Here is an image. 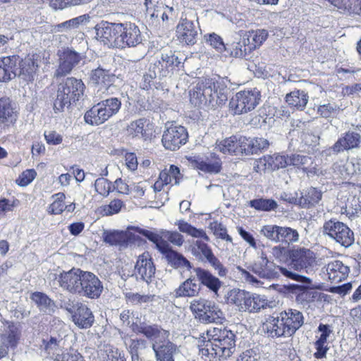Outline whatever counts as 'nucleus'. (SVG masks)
Returning a JSON list of instances; mask_svg holds the SVG:
<instances>
[{
	"instance_id": "f257e3e1",
	"label": "nucleus",
	"mask_w": 361,
	"mask_h": 361,
	"mask_svg": "<svg viewBox=\"0 0 361 361\" xmlns=\"http://www.w3.org/2000/svg\"><path fill=\"white\" fill-rule=\"evenodd\" d=\"M197 346L202 356L227 359L235 350V334L226 327H214L198 338Z\"/></svg>"
},
{
	"instance_id": "f03ea898",
	"label": "nucleus",
	"mask_w": 361,
	"mask_h": 361,
	"mask_svg": "<svg viewBox=\"0 0 361 361\" xmlns=\"http://www.w3.org/2000/svg\"><path fill=\"white\" fill-rule=\"evenodd\" d=\"M131 329L136 334H141L151 342L156 361H174V356L179 350L176 344L171 342L169 331L157 324H149L145 322H134Z\"/></svg>"
},
{
	"instance_id": "7ed1b4c3",
	"label": "nucleus",
	"mask_w": 361,
	"mask_h": 361,
	"mask_svg": "<svg viewBox=\"0 0 361 361\" xmlns=\"http://www.w3.org/2000/svg\"><path fill=\"white\" fill-rule=\"evenodd\" d=\"M229 92L223 78H204L190 91V100L198 107L216 108L225 104Z\"/></svg>"
},
{
	"instance_id": "20e7f679",
	"label": "nucleus",
	"mask_w": 361,
	"mask_h": 361,
	"mask_svg": "<svg viewBox=\"0 0 361 361\" xmlns=\"http://www.w3.org/2000/svg\"><path fill=\"white\" fill-rule=\"evenodd\" d=\"M85 85L81 79L67 78L58 85L54 101L55 112H62L72 104L78 102L84 94Z\"/></svg>"
},
{
	"instance_id": "39448f33",
	"label": "nucleus",
	"mask_w": 361,
	"mask_h": 361,
	"mask_svg": "<svg viewBox=\"0 0 361 361\" xmlns=\"http://www.w3.org/2000/svg\"><path fill=\"white\" fill-rule=\"evenodd\" d=\"M121 106V102L116 97L102 100L85 114V121L91 126L101 125L116 114Z\"/></svg>"
},
{
	"instance_id": "423d86ee",
	"label": "nucleus",
	"mask_w": 361,
	"mask_h": 361,
	"mask_svg": "<svg viewBox=\"0 0 361 361\" xmlns=\"http://www.w3.org/2000/svg\"><path fill=\"white\" fill-rule=\"evenodd\" d=\"M190 309L195 317L203 324L221 322L224 319V314L219 306L204 298L193 300Z\"/></svg>"
},
{
	"instance_id": "0eeeda50",
	"label": "nucleus",
	"mask_w": 361,
	"mask_h": 361,
	"mask_svg": "<svg viewBox=\"0 0 361 361\" xmlns=\"http://www.w3.org/2000/svg\"><path fill=\"white\" fill-rule=\"evenodd\" d=\"M322 233L345 247L351 246L355 240L354 233L350 228L336 219L324 222Z\"/></svg>"
},
{
	"instance_id": "6e6552de",
	"label": "nucleus",
	"mask_w": 361,
	"mask_h": 361,
	"mask_svg": "<svg viewBox=\"0 0 361 361\" xmlns=\"http://www.w3.org/2000/svg\"><path fill=\"white\" fill-rule=\"evenodd\" d=\"M261 101V92L257 88L237 92L229 103L235 114H246L252 111Z\"/></svg>"
},
{
	"instance_id": "1a4fd4ad",
	"label": "nucleus",
	"mask_w": 361,
	"mask_h": 361,
	"mask_svg": "<svg viewBox=\"0 0 361 361\" xmlns=\"http://www.w3.org/2000/svg\"><path fill=\"white\" fill-rule=\"evenodd\" d=\"M290 265L295 270L310 274L317 266L316 255L310 249L299 247L289 252Z\"/></svg>"
},
{
	"instance_id": "9d476101",
	"label": "nucleus",
	"mask_w": 361,
	"mask_h": 361,
	"mask_svg": "<svg viewBox=\"0 0 361 361\" xmlns=\"http://www.w3.org/2000/svg\"><path fill=\"white\" fill-rule=\"evenodd\" d=\"M83 270L73 268L68 271H63L60 274L51 273L49 279L57 281L63 290L72 294H78L82 277Z\"/></svg>"
},
{
	"instance_id": "9b49d317",
	"label": "nucleus",
	"mask_w": 361,
	"mask_h": 361,
	"mask_svg": "<svg viewBox=\"0 0 361 361\" xmlns=\"http://www.w3.org/2000/svg\"><path fill=\"white\" fill-rule=\"evenodd\" d=\"M58 55L59 57V66L54 72V75L55 78H61L70 74L73 69L77 66L82 59L81 54L69 48L59 51Z\"/></svg>"
},
{
	"instance_id": "f8f14e48",
	"label": "nucleus",
	"mask_w": 361,
	"mask_h": 361,
	"mask_svg": "<svg viewBox=\"0 0 361 361\" xmlns=\"http://www.w3.org/2000/svg\"><path fill=\"white\" fill-rule=\"evenodd\" d=\"M188 137V131L185 127L171 125L164 132L161 142L166 149L175 151L186 143Z\"/></svg>"
},
{
	"instance_id": "ddd939ff",
	"label": "nucleus",
	"mask_w": 361,
	"mask_h": 361,
	"mask_svg": "<svg viewBox=\"0 0 361 361\" xmlns=\"http://www.w3.org/2000/svg\"><path fill=\"white\" fill-rule=\"evenodd\" d=\"M104 290L99 279L90 271H84L78 295L90 299H97Z\"/></svg>"
},
{
	"instance_id": "4468645a",
	"label": "nucleus",
	"mask_w": 361,
	"mask_h": 361,
	"mask_svg": "<svg viewBox=\"0 0 361 361\" xmlns=\"http://www.w3.org/2000/svg\"><path fill=\"white\" fill-rule=\"evenodd\" d=\"M118 26V23L102 20L94 27L96 39L109 47H116Z\"/></svg>"
},
{
	"instance_id": "2eb2a0df",
	"label": "nucleus",
	"mask_w": 361,
	"mask_h": 361,
	"mask_svg": "<svg viewBox=\"0 0 361 361\" xmlns=\"http://www.w3.org/2000/svg\"><path fill=\"white\" fill-rule=\"evenodd\" d=\"M38 68L39 64L35 55H28L22 59L19 58L15 71L16 78L25 84H28L34 81Z\"/></svg>"
},
{
	"instance_id": "dca6fc26",
	"label": "nucleus",
	"mask_w": 361,
	"mask_h": 361,
	"mask_svg": "<svg viewBox=\"0 0 361 361\" xmlns=\"http://www.w3.org/2000/svg\"><path fill=\"white\" fill-rule=\"evenodd\" d=\"M263 329L268 337L273 338L290 337L279 312L273 314L266 319Z\"/></svg>"
},
{
	"instance_id": "f3484780",
	"label": "nucleus",
	"mask_w": 361,
	"mask_h": 361,
	"mask_svg": "<svg viewBox=\"0 0 361 361\" xmlns=\"http://www.w3.org/2000/svg\"><path fill=\"white\" fill-rule=\"evenodd\" d=\"M156 268L148 252H143L138 257L135 266V274L137 279L149 283L155 274Z\"/></svg>"
},
{
	"instance_id": "a211bd4d",
	"label": "nucleus",
	"mask_w": 361,
	"mask_h": 361,
	"mask_svg": "<svg viewBox=\"0 0 361 361\" xmlns=\"http://www.w3.org/2000/svg\"><path fill=\"white\" fill-rule=\"evenodd\" d=\"M199 26L186 18L181 19V21L176 27L178 39L180 42L188 45H193L197 42L198 38Z\"/></svg>"
},
{
	"instance_id": "6ab92c4d",
	"label": "nucleus",
	"mask_w": 361,
	"mask_h": 361,
	"mask_svg": "<svg viewBox=\"0 0 361 361\" xmlns=\"http://www.w3.org/2000/svg\"><path fill=\"white\" fill-rule=\"evenodd\" d=\"M124 342L132 361L144 360L145 354L150 350L151 344L142 338H126Z\"/></svg>"
},
{
	"instance_id": "aec40b11",
	"label": "nucleus",
	"mask_w": 361,
	"mask_h": 361,
	"mask_svg": "<svg viewBox=\"0 0 361 361\" xmlns=\"http://www.w3.org/2000/svg\"><path fill=\"white\" fill-rule=\"evenodd\" d=\"M192 271L196 276L197 281H199L200 290L202 286H205L211 292L218 295L219 290L223 285L219 278L212 274L208 269L202 267L193 268Z\"/></svg>"
},
{
	"instance_id": "412c9836",
	"label": "nucleus",
	"mask_w": 361,
	"mask_h": 361,
	"mask_svg": "<svg viewBox=\"0 0 361 361\" xmlns=\"http://www.w3.org/2000/svg\"><path fill=\"white\" fill-rule=\"evenodd\" d=\"M361 135L353 130H348L342 134L339 139L331 147L334 154L341 153L360 147Z\"/></svg>"
},
{
	"instance_id": "4be33fe9",
	"label": "nucleus",
	"mask_w": 361,
	"mask_h": 361,
	"mask_svg": "<svg viewBox=\"0 0 361 361\" xmlns=\"http://www.w3.org/2000/svg\"><path fill=\"white\" fill-rule=\"evenodd\" d=\"M72 320L80 329H89L94 322L92 310L85 304L77 302L73 312Z\"/></svg>"
},
{
	"instance_id": "5701e85b",
	"label": "nucleus",
	"mask_w": 361,
	"mask_h": 361,
	"mask_svg": "<svg viewBox=\"0 0 361 361\" xmlns=\"http://www.w3.org/2000/svg\"><path fill=\"white\" fill-rule=\"evenodd\" d=\"M290 336H293L295 332L304 324L305 317L300 311L289 308L279 312Z\"/></svg>"
},
{
	"instance_id": "b1692460",
	"label": "nucleus",
	"mask_w": 361,
	"mask_h": 361,
	"mask_svg": "<svg viewBox=\"0 0 361 361\" xmlns=\"http://www.w3.org/2000/svg\"><path fill=\"white\" fill-rule=\"evenodd\" d=\"M160 247L161 252L164 254L168 264L173 268H186L188 270L192 269L191 263L182 254L172 250L168 243H163Z\"/></svg>"
},
{
	"instance_id": "393cba45",
	"label": "nucleus",
	"mask_w": 361,
	"mask_h": 361,
	"mask_svg": "<svg viewBox=\"0 0 361 361\" xmlns=\"http://www.w3.org/2000/svg\"><path fill=\"white\" fill-rule=\"evenodd\" d=\"M19 56L0 57V82H8L16 78L15 73Z\"/></svg>"
},
{
	"instance_id": "a878e982",
	"label": "nucleus",
	"mask_w": 361,
	"mask_h": 361,
	"mask_svg": "<svg viewBox=\"0 0 361 361\" xmlns=\"http://www.w3.org/2000/svg\"><path fill=\"white\" fill-rule=\"evenodd\" d=\"M21 336L20 325L13 322H6L0 336L1 343L11 348H16Z\"/></svg>"
},
{
	"instance_id": "bb28decb",
	"label": "nucleus",
	"mask_w": 361,
	"mask_h": 361,
	"mask_svg": "<svg viewBox=\"0 0 361 361\" xmlns=\"http://www.w3.org/2000/svg\"><path fill=\"white\" fill-rule=\"evenodd\" d=\"M326 272L332 283H339L348 276L350 267L341 260H334L327 264Z\"/></svg>"
},
{
	"instance_id": "cd10ccee",
	"label": "nucleus",
	"mask_w": 361,
	"mask_h": 361,
	"mask_svg": "<svg viewBox=\"0 0 361 361\" xmlns=\"http://www.w3.org/2000/svg\"><path fill=\"white\" fill-rule=\"evenodd\" d=\"M16 104L8 97L0 99V125L8 126L17 118Z\"/></svg>"
},
{
	"instance_id": "c85d7f7f",
	"label": "nucleus",
	"mask_w": 361,
	"mask_h": 361,
	"mask_svg": "<svg viewBox=\"0 0 361 361\" xmlns=\"http://www.w3.org/2000/svg\"><path fill=\"white\" fill-rule=\"evenodd\" d=\"M200 285L197 283L196 276L190 275L188 279L181 283L175 290L176 297H195L200 292Z\"/></svg>"
},
{
	"instance_id": "c756f323",
	"label": "nucleus",
	"mask_w": 361,
	"mask_h": 361,
	"mask_svg": "<svg viewBox=\"0 0 361 361\" xmlns=\"http://www.w3.org/2000/svg\"><path fill=\"white\" fill-rule=\"evenodd\" d=\"M116 78V75L112 73L109 69L101 66L92 70L90 73L91 81L96 85L104 84L106 87V90L111 87Z\"/></svg>"
},
{
	"instance_id": "7c9ffc66",
	"label": "nucleus",
	"mask_w": 361,
	"mask_h": 361,
	"mask_svg": "<svg viewBox=\"0 0 361 361\" xmlns=\"http://www.w3.org/2000/svg\"><path fill=\"white\" fill-rule=\"evenodd\" d=\"M249 42L248 38H240L238 41H234L231 44H226L227 52L231 56L235 58H244L247 59L249 54L252 49L251 46L247 45Z\"/></svg>"
},
{
	"instance_id": "2f4dec72",
	"label": "nucleus",
	"mask_w": 361,
	"mask_h": 361,
	"mask_svg": "<svg viewBox=\"0 0 361 361\" xmlns=\"http://www.w3.org/2000/svg\"><path fill=\"white\" fill-rule=\"evenodd\" d=\"M277 267L269 260H259L251 267V271L262 279L275 278L278 273L276 271Z\"/></svg>"
},
{
	"instance_id": "473e14b6",
	"label": "nucleus",
	"mask_w": 361,
	"mask_h": 361,
	"mask_svg": "<svg viewBox=\"0 0 361 361\" xmlns=\"http://www.w3.org/2000/svg\"><path fill=\"white\" fill-rule=\"evenodd\" d=\"M102 239L104 243L112 246L126 247L130 238L126 232L104 230Z\"/></svg>"
},
{
	"instance_id": "72a5a7b5",
	"label": "nucleus",
	"mask_w": 361,
	"mask_h": 361,
	"mask_svg": "<svg viewBox=\"0 0 361 361\" xmlns=\"http://www.w3.org/2000/svg\"><path fill=\"white\" fill-rule=\"evenodd\" d=\"M322 197V192L317 188L310 187L301 192L299 204L303 208H310L317 204Z\"/></svg>"
},
{
	"instance_id": "f704fd0d",
	"label": "nucleus",
	"mask_w": 361,
	"mask_h": 361,
	"mask_svg": "<svg viewBox=\"0 0 361 361\" xmlns=\"http://www.w3.org/2000/svg\"><path fill=\"white\" fill-rule=\"evenodd\" d=\"M90 18L87 14L82 15L61 23L52 25L51 31L54 33L66 32L73 29L78 28L80 25L84 23L89 22Z\"/></svg>"
},
{
	"instance_id": "c9c22d12",
	"label": "nucleus",
	"mask_w": 361,
	"mask_h": 361,
	"mask_svg": "<svg viewBox=\"0 0 361 361\" xmlns=\"http://www.w3.org/2000/svg\"><path fill=\"white\" fill-rule=\"evenodd\" d=\"M126 37L125 47H135L142 42V35L137 25L130 22H126Z\"/></svg>"
},
{
	"instance_id": "e433bc0d",
	"label": "nucleus",
	"mask_w": 361,
	"mask_h": 361,
	"mask_svg": "<svg viewBox=\"0 0 361 361\" xmlns=\"http://www.w3.org/2000/svg\"><path fill=\"white\" fill-rule=\"evenodd\" d=\"M309 96L304 90H296L286 96V102L289 106L302 110L307 105Z\"/></svg>"
},
{
	"instance_id": "4c0bfd02",
	"label": "nucleus",
	"mask_w": 361,
	"mask_h": 361,
	"mask_svg": "<svg viewBox=\"0 0 361 361\" xmlns=\"http://www.w3.org/2000/svg\"><path fill=\"white\" fill-rule=\"evenodd\" d=\"M190 163L193 167L206 173H218L221 169V164L219 159L211 162L200 157H193L190 159Z\"/></svg>"
},
{
	"instance_id": "58836bf2",
	"label": "nucleus",
	"mask_w": 361,
	"mask_h": 361,
	"mask_svg": "<svg viewBox=\"0 0 361 361\" xmlns=\"http://www.w3.org/2000/svg\"><path fill=\"white\" fill-rule=\"evenodd\" d=\"M31 299L37 304L40 311L46 314H51L54 310L55 303L45 293L35 292Z\"/></svg>"
},
{
	"instance_id": "ea45409f",
	"label": "nucleus",
	"mask_w": 361,
	"mask_h": 361,
	"mask_svg": "<svg viewBox=\"0 0 361 361\" xmlns=\"http://www.w3.org/2000/svg\"><path fill=\"white\" fill-rule=\"evenodd\" d=\"M323 297V293L305 286L301 292L296 295L295 300L298 303L305 305L314 301L322 300Z\"/></svg>"
},
{
	"instance_id": "a19ab883",
	"label": "nucleus",
	"mask_w": 361,
	"mask_h": 361,
	"mask_svg": "<svg viewBox=\"0 0 361 361\" xmlns=\"http://www.w3.org/2000/svg\"><path fill=\"white\" fill-rule=\"evenodd\" d=\"M216 150L224 154H238L239 153L238 135H233L216 143Z\"/></svg>"
},
{
	"instance_id": "79ce46f5",
	"label": "nucleus",
	"mask_w": 361,
	"mask_h": 361,
	"mask_svg": "<svg viewBox=\"0 0 361 361\" xmlns=\"http://www.w3.org/2000/svg\"><path fill=\"white\" fill-rule=\"evenodd\" d=\"M264 165L271 170L286 168L288 166V155L274 154L264 157Z\"/></svg>"
},
{
	"instance_id": "37998d69",
	"label": "nucleus",
	"mask_w": 361,
	"mask_h": 361,
	"mask_svg": "<svg viewBox=\"0 0 361 361\" xmlns=\"http://www.w3.org/2000/svg\"><path fill=\"white\" fill-rule=\"evenodd\" d=\"M175 225L178 226V229L180 232L187 233L188 235L196 238H202L206 241H209V238L207 236L205 231L202 229H198L192 226L189 223L184 220H179L175 223Z\"/></svg>"
},
{
	"instance_id": "c03bdc74",
	"label": "nucleus",
	"mask_w": 361,
	"mask_h": 361,
	"mask_svg": "<svg viewBox=\"0 0 361 361\" xmlns=\"http://www.w3.org/2000/svg\"><path fill=\"white\" fill-rule=\"evenodd\" d=\"M279 237L278 243L290 244L299 240V233L298 231L288 226H279Z\"/></svg>"
},
{
	"instance_id": "a18cd8bd",
	"label": "nucleus",
	"mask_w": 361,
	"mask_h": 361,
	"mask_svg": "<svg viewBox=\"0 0 361 361\" xmlns=\"http://www.w3.org/2000/svg\"><path fill=\"white\" fill-rule=\"evenodd\" d=\"M128 302L132 305L142 306L154 300L155 295H141L138 293L128 292L125 294Z\"/></svg>"
},
{
	"instance_id": "49530a36",
	"label": "nucleus",
	"mask_w": 361,
	"mask_h": 361,
	"mask_svg": "<svg viewBox=\"0 0 361 361\" xmlns=\"http://www.w3.org/2000/svg\"><path fill=\"white\" fill-rule=\"evenodd\" d=\"M161 57L162 63L166 66L170 75L173 73L176 68L178 67L182 63V59L180 58L175 51H163L161 54Z\"/></svg>"
},
{
	"instance_id": "de8ad7c7",
	"label": "nucleus",
	"mask_w": 361,
	"mask_h": 361,
	"mask_svg": "<svg viewBox=\"0 0 361 361\" xmlns=\"http://www.w3.org/2000/svg\"><path fill=\"white\" fill-rule=\"evenodd\" d=\"M249 205L258 211L270 212L278 207L277 202L272 199L257 198L250 200Z\"/></svg>"
},
{
	"instance_id": "09e8293b",
	"label": "nucleus",
	"mask_w": 361,
	"mask_h": 361,
	"mask_svg": "<svg viewBox=\"0 0 361 361\" xmlns=\"http://www.w3.org/2000/svg\"><path fill=\"white\" fill-rule=\"evenodd\" d=\"M135 231L154 243L156 247L160 252H161V249H160L161 244L163 243H167L166 240L162 239L161 229H160L158 233H154L151 231L140 228H136Z\"/></svg>"
},
{
	"instance_id": "8fccbe9b",
	"label": "nucleus",
	"mask_w": 361,
	"mask_h": 361,
	"mask_svg": "<svg viewBox=\"0 0 361 361\" xmlns=\"http://www.w3.org/2000/svg\"><path fill=\"white\" fill-rule=\"evenodd\" d=\"M146 122L145 118H140L131 122L127 128L128 134L133 137H146V130L144 128Z\"/></svg>"
},
{
	"instance_id": "3c124183",
	"label": "nucleus",
	"mask_w": 361,
	"mask_h": 361,
	"mask_svg": "<svg viewBox=\"0 0 361 361\" xmlns=\"http://www.w3.org/2000/svg\"><path fill=\"white\" fill-rule=\"evenodd\" d=\"M312 164V159L310 157L300 154H292L288 156V166H294L298 168L306 169Z\"/></svg>"
},
{
	"instance_id": "603ef678",
	"label": "nucleus",
	"mask_w": 361,
	"mask_h": 361,
	"mask_svg": "<svg viewBox=\"0 0 361 361\" xmlns=\"http://www.w3.org/2000/svg\"><path fill=\"white\" fill-rule=\"evenodd\" d=\"M279 226L275 224H267L261 227L259 234L268 240L277 243L279 241Z\"/></svg>"
},
{
	"instance_id": "864d4df0",
	"label": "nucleus",
	"mask_w": 361,
	"mask_h": 361,
	"mask_svg": "<svg viewBox=\"0 0 361 361\" xmlns=\"http://www.w3.org/2000/svg\"><path fill=\"white\" fill-rule=\"evenodd\" d=\"M247 291L240 289H233L228 293V301L230 303L236 305L241 311V307L243 305Z\"/></svg>"
},
{
	"instance_id": "5fc2aeb1",
	"label": "nucleus",
	"mask_w": 361,
	"mask_h": 361,
	"mask_svg": "<svg viewBox=\"0 0 361 361\" xmlns=\"http://www.w3.org/2000/svg\"><path fill=\"white\" fill-rule=\"evenodd\" d=\"M161 234L162 239L166 240L168 243H171L176 246L180 247L184 243L183 236L178 231L161 229Z\"/></svg>"
},
{
	"instance_id": "6e6d98bb",
	"label": "nucleus",
	"mask_w": 361,
	"mask_h": 361,
	"mask_svg": "<svg viewBox=\"0 0 361 361\" xmlns=\"http://www.w3.org/2000/svg\"><path fill=\"white\" fill-rule=\"evenodd\" d=\"M123 206V203L121 200L114 199L109 204H105L101 207L100 213L102 216H111L113 214H118Z\"/></svg>"
},
{
	"instance_id": "4d7b16f0",
	"label": "nucleus",
	"mask_w": 361,
	"mask_h": 361,
	"mask_svg": "<svg viewBox=\"0 0 361 361\" xmlns=\"http://www.w3.org/2000/svg\"><path fill=\"white\" fill-rule=\"evenodd\" d=\"M254 138L238 135L239 153L245 154H255Z\"/></svg>"
},
{
	"instance_id": "13d9d810",
	"label": "nucleus",
	"mask_w": 361,
	"mask_h": 361,
	"mask_svg": "<svg viewBox=\"0 0 361 361\" xmlns=\"http://www.w3.org/2000/svg\"><path fill=\"white\" fill-rule=\"evenodd\" d=\"M54 201L49 205L48 212L51 214H59L64 211L63 200L65 195L62 192H59L52 196Z\"/></svg>"
},
{
	"instance_id": "bf43d9fd",
	"label": "nucleus",
	"mask_w": 361,
	"mask_h": 361,
	"mask_svg": "<svg viewBox=\"0 0 361 361\" xmlns=\"http://www.w3.org/2000/svg\"><path fill=\"white\" fill-rule=\"evenodd\" d=\"M152 71L160 79L169 76V69L166 66L162 63L161 57L157 59L153 62H151L149 66Z\"/></svg>"
},
{
	"instance_id": "052dcab7",
	"label": "nucleus",
	"mask_w": 361,
	"mask_h": 361,
	"mask_svg": "<svg viewBox=\"0 0 361 361\" xmlns=\"http://www.w3.org/2000/svg\"><path fill=\"white\" fill-rule=\"evenodd\" d=\"M209 228L213 231L214 234L227 242H232V238L227 233V229L225 226L218 221L212 222Z\"/></svg>"
},
{
	"instance_id": "680f3d73",
	"label": "nucleus",
	"mask_w": 361,
	"mask_h": 361,
	"mask_svg": "<svg viewBox=\"0 0 361 361\" xmlns=\"http://www.w3.org/2000/svg\"><path fill=\"white\" fill-rule=\"evenodd\" d=\"M55 361H85L82 355L76 350L70 349L68 351L63 352L61 354H57L54 359Z\"/></svg>"
},
{
	"instance_id": "e2e57ef3",
	"label": "nucleus",
	"mask_w": 361,
	"mask_h": 361,
	"mask_svg": "<svg viewBox=\"0 0 361 361\" xmlns=\"http://www.w3.org/2000/svg\"><path fill=\"white\" fill-rule=\"evenodd\" d=\"M277 269L280 270V272L286 277L293 279L294 281L300 282L303 284L310 285L312 283V280L306 277L305 276L298 274L297 273L293 272L292 271L288 269L286 267H277Z\"/></svg>"
},
{
	"instance_id": "0e129e2a",
	"label": "nucleus",
	"mask_w": 361,
	"mask_h": 361,
	"mask_svg": "<svg viewBox=\"0 0 361 361\" xmlns=\"http://www.w3.org/2000/svg\"><path fill=\"white\" fill-rule=\"evenodd\" d=\"M206 40L219 53H224L226 50V44L224 42L223 39L219 35L214 32L209 34Z\"/></svg>"
},
{
	"instance_id": "69168bd1",
	"label": "nucleus",
	"mask_w": 361,
	"mask_h": 361,
	"mask_svg": "<svg viewBox=\"0 0 361 361\" xmlns=\"http://www.w3.org/2000/svg\"><path fill=\"white\" fill-rule=\"evenodd\" d=\"M96 191L104 197H107L111 191V183L104 178H99L95 180Z\"/></svg>"
},
{
	"instance_id": "338daca9",
	"label": "nucleus",
	"mask_w": 361,
	"mask_h": 361,
	"mask_svg": "<svg viewBox=\"0 0 361 361\" xmlns=\"http://www.w3.org/2000/svg\"><path fill=\"white\" fill-rule=\"evenodd\" d=\"M339 109L336 103L321 104L317 107V112L323 118H329Z\"/></svg>"
},
{
	"instance_id": "774afa93",
	"label": "nucleus",
	"mask_w": 361,
	"mask_h": 361,
	"mask_svg": "<svg viewBox=\"0 0 361 361\" xmlns=\"http://www.w3.org/2000/svg\"><path fill=\"white\" fill-rule=\"evenodd\" d=\"M268 36V32L266 30H257L255 31H252L250 32V35L247 37H252V41L254 42V44L250 45L252 49L256 48V47L260 46L263 42L266 40Z\"/></svg>"
}]
</instances>
